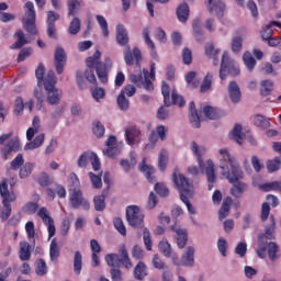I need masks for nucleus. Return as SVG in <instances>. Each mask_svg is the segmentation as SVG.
I'll return each instance as SVG.
<instances>
[{
	"label": "nucleus",
	"instance_id": "obj_49",
	"mask_svg": "<svg viewBox=\"0 0 281 281\" xmlns=\"http://www.w3.org/2000/svg\"><path fill=\"white\" fill-rule=\"evenodd\" d=\"M47 263L43 259H37L35 262L36 276H47Z\"/></svg>",
	"mask_w": 281,
	"mask_h": 281
},
{
	"label": "nucleus",
	"instance_id": "obj_48",
	"mask_svg": "<svg viewBox=\"0 0 281 281\" xmlns=\"http://www.w3.org/2000/svg\"><path fill=\"white\" fill-rule=\"evenodd\" d=\"M268 172H278L281 167L280 157H274L266 162Z\"/></svg>",
	"mask_w": 281,
	"mask_h": 281
},
{
	"label": "nucleus",
	"instance_id": "obj_46",
	"mask_svg": "<svg viewBox=\"0 0 281 281\" xmlns=\"http://www.w3.org/2000/svg\"><path fill=\"white\" fill-rule=\"evenodd\" d=\"M214 78V75L212 72H207L206 76L203 79V82L200 87V93H205L212 89V79Z\"/></svg>",
	"mask_w": 281,
	"mask_h": 281
},
{
	"label": "nucleus",
	"instance_id": "obj_45",
	"mask_svg": "<svg viewBox=\"0 0 281 281\" xmlns=\"http://www.w3.org/2000/svg\"><path fill=\"white\" fill-rule=\"evenodd\" d=\"M35 76L37 78V87L41 89V87H45V66L43 64H40L37 69L35 70Z\"/></svg>",
	"mask_w": 281,
	"mask_h": 281
},
{
	"label": "nucleus",
	"instance_id": "obj_6",
	"mask_svg": "<svg viewBox=\"0 0 281 281\" xmlns=\"http://www.w3.org/2000/svg\"><path fill=\"white\" fill-rule=\"evenodd\" d=\"M0 196L2 199V209L0 211V218L2 223H5L8 218L12 215V204L13 201H16V194L14 192H10L8 189V181L3 180L0 183Z\"/></svg>",
	"mask_w": 281,
	"mask_h": 281
},
{
	"label": "nucleus",
	"instance_id": "obj_18",
	"mask_svg": "<svg viewBox=\"0 0 281 281\" xmlns=\"http://www.w3.org/2000/svg\"><path fill=\"white\" fill-rule=\"evenodd\" d=\"M228 95L233 104H239L243 100V93L240 92V87L236 81H231L228 83Z\"/></svg>",
	"mask_w": 281,
	"mask_h": 281
},
{
	"label": "nucleus",
	"instance_id": "obj_53",
	"mask_svg": "<svg viewBox=\"0 0 281 281\" xmlns=\"http://www.w3.org/2000/svg\"><path fill=\"white\" fill-rule=\"evenodd\" d=\"M153 266L155 269H159L160 271H170V268H168V265H166V262L159 258V255H154Z\"/></svg>",
	"mask_w": 281,
	"mask_h": 281
},
{
	"label": "nucleus",
	"instance_id": "obj_16",
	"mask_svg": "<svg viewBox=\"0 0 281 281\" xmlns=\"http://www.w3.org/2000/svg\"><path fill=\"white\" fill-rule=\"evenodd\" d=\"M37 216L42 218L43 223L48 226V240H52L56 236V225H54V218L49 216L47 207L43 206L37 212Z\"/></svg>",
	"mask_w": 281,
	"mask_h": 281
},
{
	"label": "nucleus",
	"instance_id": "obj_1",
	"mask_svg": "<svg viewBox=\"0 0 281 281\" xmlns=\"http://www.w3.org/2000/svg\"><path fill=\"white\" fill-rule=\"evenodd\" d=\"M100 56H102V53L95 50L93 56L86 59V65L88 67L85 71L86 80L90 82V85H94V87H98V79L95 78L93 70L95 69L100 83L106 85V82H109V69L113 67V61H111V58L109 57L105 58L104 63L98 61L100 60Z\"/></svg>",
	"mask_w": 281,
	"mask_h": 281
},
{
	"label": "nucleus",
	"instance_id": "obj_57",
	"mask_svg": "<svg viewBox=\"0 0 281 281\" xmlns=\"http://www.w3.org/2000/svg\"><path fill=\"white\" fill-rule=\"evenodd\" d=\"M32 170H34V164L26 162L20 168V179H25L30 177L32 175Z\"/></svg>",
	"mask_w": 281,
	"mask_h": 281
},
{
	"label": "nucleus",
	"instance_id": "obj_20",
	"mask_svg": "<svg viewBox=\"0 0 281 281\" xmlns=\"http://www.w3.org/2000/svg\"><path fill=\"white\" fill-rule=\"evenodd\" d=\"M232 183L231 188V194L235 199H240L245 192L248 190L247 183L243 182L241 180H235L234 182H228Z\"/></svg>",
	"mask_w": 281,
	"mask_h": 281
},
{
	"label": "nucleus",
	"instance_id": "obj_28",
	"mask_svg": "<svg viewBox=\"0 0 281 281\" xmlns=\"http://www.w3.org/2000/svg\"><path fill=\"white\" fill-rule=\"evenodd\" d=\"M36 133H41V119L38 116H34L33 126L26 131V139L32 142Z\"/></svg>",
	"mask_w": 281,
	"mask_h": 281
},
{
	"label": "nucleus",
	"instance_id": "obj_62",
	"mask_svg": "<svg viewBox=\"0 0 281 281\" xmlns=\"http://www.w3.org/2000/svg\"><path fill=\"white\" fill-rule=\"evenodd\" d=\"M22 211L24 212V214H36V212H38V203L36 202H27Z\"/></svg>",
	"mask_w": 281,
	"mask_h": 281
},
{
	"label": "nucleus",
	"instance_id": "obj_38",
	"mask_svg": "<svg viewBox=\"0 0 281 281\" xmlns=\"http://www.w3.org/2000/svg\"><path fill=\"white\" fill-rule=\"evenodd\" d=\"M78 191H80V179H78V176L76 173H70L68 180V192Z\"/></svg>",
	"mask_w": 281,
	"mask_h": 281
},
{
	"label": "nucleus",
	"instance_id": "obj_63",
	"mask_svg": "<svg viewBox=\"0 0 281 281\" xmlns=\"http://www.w3.org/2000/svg\"><path fill=\"white\" fill-rule=\"evenodd\" d=\"M193 36L198 43H203L205 41V35L203 34V30L199 24H193Z\"/></svg>",
	"mask_w": 281,
	"mask_h": 281
},
{
	"label": "nucleus",
	"instance_id": "obj_35",
	"mask_svg": "<svg viewBox=\"0 0 281 281\" xmlns=\"http://www.w3.org/2000/svg\"><path fill=\"white\" fill-rule=\"evenodd\" d=\"M43 142H45V134H38L33 142H30L24 146V150L41 148V146H43Z\"/></svg>",
	"mask_w": 281,
	"mask_h": 281
},
{
	"label": "nucleus",
	"instance_id": "obj_56",
	"mask_svg": "<svg viewBox=\"0 0 281 281\" xmlns=\"http://www.w3.org/2000/svg\"><path fill=\"white\" fill-rule=\"evenodd\" d=\"M166 166H168V153L162 149L158 156V168L160 172H164V170H166Z\"/></svg>",
	"mask_w": 281,
	"mask_h": 281
},
{
	"label": "nucleus",
	"instance_id": "obj_5",
	"mask_svg": "<svg viewBox=\"0 0 281 281\" xmlns=\"http://www.w3.org/2000/svg\"><path fill=\"white\" fill-rule=\"evenodd\" d=\"M191 150L198 157L199 168L202 172H205L207 181L210 183H216V171L214 170V161L209 159L206 161V167H205V162H203V158H201L203 157V155H205V148L199 147V144H196V142H192Z\"/></svg>",
	"mask_w": 281,
	"mask_h": 281
},
{
	"label": "nucleus",
	"instance_id": "obj_26",
	"mask_svg": "<svg viewBox=\"0 0 281 281\" xmlns=\"http://www.w3.org/2000/svg\"><path fill=\"white\" fill-rule=\"evenodd\" d=\"M120 166L124 172H131V170L137 166V157L134 153H131L130 159L125 158L120 160Z\"/></svg>",
	"mask_w": 281,
	"mask_h": 281
},
{
	"label": "nucleus",
	"instance_id": "obj_8",
	"mask_svg": "<svg viewBox=\"0 0 281 281\" xmlns=\"http://www.w3.org/2000/svg\"><path fill=\"white\" fill-rule=\"evenodd\" d=\"M227 76H231L232 78L240 76V67H238L236 60L229 57V53L224 52L222 55V61L220 66V78L221 80H225Z\"/></svg>",
	"mask_w": 281,
	"mask_h": 281
},
{
	"label": "nucleus",
	"instance_id": "obj_3",
	"mask_svg": "<svg viewBox=\"0 0 281 281\" xmlns=\"http://www.w3.org/2000/svg\"><path fill=\"white\" fill-rule=\"evenodd\" d=\"M172 179L175 186L178 188L182 203L187 205L188 212L190 214H196V209L193 207L189 200L194 196V184H192V182H190V180L183 176V173H179L177 176V172H173Z\"/></svg>",
	"mask_w": 281,
	"mask_h": 281
},
{
	"label": "nucleus",
	"instance_id": "obj_7",
	"mask_svg": "<svg viewBox=\"0 0 281 281\" xmlns=\"http://www.w3.org/2000/svg\"><path fill=\"white\" fill-rule=\"evenodd\" d=\"M267 240H276V217L270 216V224L266 226L265 234H260L257 239V256L265 258L267 255Z\"/></svg>",
	"mask_w": 281,
	"mask_h": 281
},
{
	"label": "nucleus",
	"instance_id": "obj_33",
	"mask_svg": "<svg viewBox=\"0 0 281 281\" xmlns=\"http://www.w3.org/2000/svg\"><path fill=\"white\" fill-rule=\"evenodd\" d=\"M205 54L209 56V58L213 59V65H218V55L221 54V49L215 48L212 44H206Z\"/></svg>",
	"mask_w": 281,
	"mask_h": 281
},
{
	"label": "nucleus",
	"instance_id": "obj_55",
	"mask_svg": "<svg viewBox=\"0 0 281 281\" xmlns=\"http://www.w3.org/2000/svg\"><path fill=\"white\" fill-rule=\"evenodd\" d=\"M92 133L100 139L101 137H104L105 128L103 124L100 121H95L92 126Z\"/></svg>",
	"mask_w": 281,
	"mask_h": 281
},
{
	"label": "nucleus",
	"instance_id": "obj_37",
	"mask_svg": "<svg viewBox=\"0 0 281 281\" xmlns=\"http://www.w3.org/2000/svg\"><path fill=\"white\" fill-rule=\"evenodd\" d=\"M254 124L258 128H269L271 126L270 119L265 116V115H262V114H257L254 117Z\"/></svg>",
	"mask_w": 281,
	"mask_h": 281
},
{
	"label": "nucleus",
	"instance_id": "obj_59",
	"mask_svg": "<svg viewBox=\"0 0 281 281\" xmlns=\"http://www.w3.org/2000/svg\"><path fill=\"white\" fill-rule=\"evenodd\" d=\"M117 104L121 111H128V108L131 106V102L128 99H126V95H124V92H121L117 97Z\"/></svg>",
	"mask_w": 281,
	"mask_h": 281
},
{
	"label": "nucleus",
	"instance_id": "obj_30",
	"mask_svg": "<svg viewBox=\"0 0 281 281\" xmlns=\"http://www.w3.org/2000/svg\"><path fill=\"white\" fill-rule=\"evenodd\" d=\"M49 258L54 263L58 262V258H60V246H58V241L54 238L49 246Z\"/></svg>",
	"mask_w": 281,
	"mask_h": 281
},
{
	"label": "nucleus",
	"instance_id": "obj_22",
	"mask_svg": "<svg viewBox=\"0 0 281 281\" xmlns=\"http://www.w3.org/2000/svg\"><path fill=\"white\" fill-rule=\"evenodd\" d=\"M171 231L177 233V245L179 249L186 248L188 245V232L177 225H172Z\"/></svg>",
	"mask_w": 281,
	"mask_h": 281
},
{
	"label": "nucleus",
	"instance_id": "obj_50",
	"mask_svg": "<svg viewBox=\"0 0 281 281\" xmlns=\"http://www.w3.org/2000/svg\"><path fill=\"white\" fill-rule=\"evenodd\" d=\"M243 60L247 69H249V71H254V68L256 67V58H254V55H251L249 52H246L243 56Z\"/></svg>",
	"mask_w": 281,
	"mask_h": 281
},
{
	"label": "nucleus",
	"instance_id": "obj_29",
	"mask_svg": "<svg viewBox=\"0 0 281 281\" xmlns=\"http://www.w3.org/2000/svg\"><path fill=\"white\" fill-rule=\"evenodd\" d=\"M148 276V268L144 261H139L134 268V278L136 280H144Z\"/></svg>",
	"mask_w": 281,
	"mask_h": 281
},
{
	"label": "nucleus",
	"instance_id": "obj_21",
	"mask_svg": "<svg viewBox=\"0 0 281 281\" xmlns=\"http://www.w3.org/2000/svg\"><path fill=\"white\" fill-rule=\"evenodd\" d=\"M139 135H142V132L137 130V127H127L125 130V139L128 146H135V144H139Z\"/></svg>",
	"mask_w": 281,
	"mask_h": 281
},
{
	"label": "nucleus",
	"instance_id": "obj_58",
	"mask_svg": "<svg viewBox=\"0 0 281 281\" xmlns=\"http://www.w3.org/2000/svg\"><path fill=\"white\" fill-rule=\"evenodd\" d=\"M196 78V72L195 71H190L186 76V81L191 87V89H198L199 88V80Z\"/></svg>",
	"mask_w": 281,
	"mask_h": 281
},
{
	"label": "nucleus",
	"instance_id": "obj_41",
	"mask_svg": "<svg viewBox=\"0 0 281 281\" xmlns=\"http://www.w3.org/2000/svg\"><path fill=\"white\" fill-rule=\"evenodd\" d=\"M213 7L210 8V12L212 10H215L217 19H223V15L225 13V3L223 0H213Z\"/></svg>",
	"mask_w": 281,
	"mask_h": 281
},
{
	"label": "nucleus",
	"instance_id": "obj_51",
	"mask_svg": "<svg viewBox=\"0 0 281 281\" xmlns=\"http://www.w3.org/2000/svg\"><path fill=\"white\" fill-rule=\"evenodd\" d=\"M138 168H139L140 172H144V175H146V178L148 179V181L150 183H153L154 179L151 178V175H155V168L146 165L145 161H143Z\"/></svg>",
	"mask_w": 281,
	"mask_h": 281
},
{
	"label": "nucleus",
	"instance_id": "obj_60",
	"mask_svg": "<svg viewBox=\"0 0 281 281\" xmlns=\"http://www.w3.org/2000/svg\"><path fill=\"white\" fill-rule=\"evenodd\" d=\"M85 78L87 79V76L85 75V72H82V70H77L76 80L79 89L81 90L87 89V80Z\"/></svg>",
	"mask_w": 281,
	"mask_h": 281
},
{
	"label": "nucleus",
	"instance_id": "obj_10",
	"mask_svg": "<svg viewBox=\"0 0 281 281\" xmlns=\"http://www.w3.org/2000/svg\"><path fill=\"white\" fill-rule=\"evenodd\" d=\"M24 8L25 13L22 19L23 27L27 34L36 36V34H38V30L36 29V11L34 10V3L32 1H27L24 4Z\"/></svg>",
	"mask_w": 281,
	"mask_h": 281
},
{
	"label": "nucleus",
	"instance_id": "obj_4",
	"mask_svg": "<svg viewBox=\"0 0 281 281\" xmlns=\"http://www.w3.org/2000/svg\"><path fill=\"white\" fill-rule=\"evenodd\" d=\"M44 89L46 91V102L50 106H58L63 99V90L56 88V74L54 70H48L44 79Z\"/></svg>",
	"mask_w": 281,
	"mask_h": 281
},
{
	"label": "nucleus",
	"instance_id": "obj_52",
	"mask_svg": "<svg viewBox=\"0 0 281 281\" xmlns=\"http://www.w3.org/2000/svg\"><path fill=\"white\" fill-rule=\"evenodd\" d=\"M159 252L166 256V258L172 257V247L168 241H160L158 245Z\"/></svg>",
	"mask_w": 281,
	"mask_h": 281
},
{
	"label": "nucleus",
	"instance_id": "obj_43",
	"mask_svg": "<svg viewBox=\"0 0 281 281\" xmlns=\"http://www.w3.org/2000/svg\"><path fill=\"white\" fill-rule=\"evenodd\" d=\"M218 154L222 161H224L225 164H229V166L237 161L236 158L229 153V149L227 148L220 149Z\"/></svg>",
	"mask_w": 281,
	"mask_h": 281
},
{
	"label": "nucleus",
	"instance_id": "obj_25",
	"mask_svg": "<svg viewBox=\"0 0 281 281\" xmlns=\"http://www.w3.org/2000/svg\"><path fill=\"white\" fill-rule=\"evenodd\" d=\"M106 194H109V187H108V189L102 191L101 195H95L93 198L95 212H104V210L106 207V202H105Z\"/></svg>",
	"mask_w": 281,
	"mask_h": 281
},
{
	"label": "nucleus",
	"instance_id": "obj_13",
	"mask_svg": "<svg viewBox=\"0 0 281 281\" xmlns=\"http://www.w3.org/2000/svg\"><path fill=\"white\" fill-rule=\"evenodd\" d=\"M231 171L227 170V168L223 165L220 166L222 177H226L228 182H235L240 181L245 177V172H243V169H240V165H238V161L236 160L232 165H229Z\"/></svg>",
	"mask_w": 281,
	"mask_h": 281
},
{
	"label": "nucleus",
	"instance_id": "obj_47",
	"mask_svg": "<svg viewBox=\"0 0 281 281\" xmlns=\"http://www.w3.org/2000/svg\"><path fill=\"white\" fill-rule=\"evenodd\" d=\"M161 93L164 95L165 106H172V101H170V86L166 81H162Z\"/></svg>",
	"mask_w": 281,
	"mask_h": 281
},
{
	"label": "nucleus",
	"instance_id": "obj_61",
	"mask_svg": "<svg viewBox=\"0 0 281 281\" xmlns=\"http://www.w3.org/2000/svg\"><path fill=\"white\" fill-rule=\"evenodd\" d=\"M25 164V159H23V155L19 154L10 165V170H19Z\"/></svg>",
	"mask_w": 281,
	"mask_h": 281
},
{
	"label": "nucleus",
	"instance_id": "obj_23",
	"mask_svg": "<svg viewBox=\"0 0 281 281\" xmlns=\"http://www.w3.org/2000/svg\"><path fill=\"white\" fill-rule=\"evenodd\" d=\"M128 31L124 25L119 24L116 26V43L121 45V47H128Z\"/></svg>",
	"mask_w": 281,
	"mask_h": 281
},
{
	"label": "nucleus",
	"instance_id": "obj_34",
	"mask_svg": "<svg viewBox=\"0 0 281 281\" xmlns=\"http://www.w3.org/2000/svg\"><path fill=\"white\" fill-rule=\"evenodd\" d=\"M19 254H20V260H22L23 262L30 260V258H32V252L30 251V243L21 241Z\"/></svg>",
	"mask_w": 281,
	"mask_h": 281
},
{
	"label": "nucleus",
	"instance_id": "obj_32",
	"mask_svg": "<svg viewBox=\"0 0 281 281\" xmlns=\"http://www.w3.org/2000/svg\"><path fill=\"white\" fill-rule=\"evenodd\" d=\"M267 249H268V257L272 262H276L278 258H280V255H278V251H280V246L276 244L274 241H267Z\"/></svg>",
	"mask_w": 281,
	"mask_h": 281
},
{
	"label": "nucleus",
	"instance_id": "obj_31",
	"mask_svg": "<svg viewBox=\"0 0 281 281\" xmlns=\"http://www.w3.org/2000/svg\"><path fill=\"white\" fill-rule=\"evenodd\" d=\"M231 139L239 145L243 144V139H245V134H243V125L235 124L232 130Z\"/></svg>",
	"mask_w": 281,
	"mask_h": 281
},
{
	"label": "nucleus",
	"instance_id": "obj_27",
	"mask_svg": "<svg viewBox=\"0 0 281 281\" xmlns=\"http://www.w3.org/2000/svg\"><path fill=\"white\" fill-rule=\"evenodd\" d=\"M177 18L180 21V23H186L190 16V7H188V3L183 2L181 3L176 11Z\"/></svg>",
	"mask_w": 281,
	"mask_h": 281
},
{
	"label": "nucleus",
	"instance_id": "obj_12",
	"mask_svg": "<svg viewBox=\"0 0 281 281\" xmlns=\"http://www.w3.org/2000/svg\"><path fill=\"white\" fill-rule=\"evenodd\" d=\"M69 193V205L71 210H78L82 207V210L89 211L91 210V204L89 200L85 198L82 190L79 191H71Z\"/></svg>",
	"mask_w": 281,
	"mask_h": 281
},
{
	"label": "nucleus",
	"instance_id": "obj_2",
	"mask_svg": "<svg viewBox=\"0 0 281 281\" xmlns=\"http://www.w3.org/2000/svg\"><path fill=\"white\" fill-rule=\"evenodd\" d=\"M105 262L108 267H111L110 276L112 281H124L122 270L120 269L121 265H123L125 269H133V261H131V257H128V250L125 245L121 246L119 255H105Z\"/></svg>",
	"mask_w": 281,
	"mask_h": 281
},
{
	"label": "nucleus",
	"instance_id": "obj_36",
	"mask_svg": "<svg viewBox=\"0 0 281 281\" xmlns=\"http://www.w3.org/2000/svg\"><path fill=\"white\" fill-rule=\"evenodd\" d=\"M43 142H45V134H38L33 142H30L24 146V150L41 148V146H43Z\"/></svg>",
	"mask_w": 281,
	"mask_h": 281
},
{
	"label": "nucleus",
	"instance_id": "obj_17",
	"mask_svg": "<svg viewBox=\"0 0 281 281\" xmlns=\"http://www.w3.org/2000/svg\"><path fill=\"white\" fill-rule=\"evenodd\" d=\"M54 60L56 71L58 76H60L65 71V65H67V53L65 52V48L57 47L55 49Z\"/></svg>",
	"mask_w": 281,
	"mask_h": 281
},
{
	"label": "nucleus",
	"instance_id": "obj_39",
	"mask_svg": "<svg viewBox=\"0 0 281 281\" xmlns=\"http://www.w3.org/2000/svg\"><path fill=\"white\" fill-rule=\"evenodd\" d=\"M15 36L18 41L12 44L11 49H21L24 45H27V38L25 37V33L23 31L19 30L15 32Z\"/></svg>",
	"mask_w": 281,
	"mask_h": 281
},
{
	"label": "nucleus",
	"instance_id": "obj_24",
	"mask_svg": "<svg viewBox=\"0 0 281 281\" xmlns=\"http://www.w3.org/2000/svg\"><path fill=\"white\" fill-rule=\"evenodd\" d=\"M180 265H182V267H194V247H187L182 254Z\"/></svg>",
	"mask_w": 281,
	"mask_h": 281
},
{
	"label": "nucleus",
	"instance_id": "obj_64",
	"mask_svg": "<svg viewBox=\"0 0 281 281\" xmlns=\"http://www.w3.org/2000/svg\"><path fill=\"white\" fill-rule=\"evenodd\" d=\"M243 49V37L236 36L232 40V52L238 54Z\"/></svg>",
	"mask_w": 281,
	"mask_h": 281
},
{
	"label": "nucleus",
	"instance_id": "obj_44",
	"mask_svg": "<svg viewBox=\"0 0 281 281\" xmlns=\"http://www.w3.org/2000/svg\"><path fill=\"white\" fill-rule=\"evenodd\" d=\"M81 271H82V254L77 250L74 257V272L76 273V276H80Z\"/></svg>",
	"mask_w": 281,
	"mask_h": 281
},
{
	"label": "nucleus",
	"instance_id": "obj_42",
	"mask_svg": "<svg viewBox=\"0 0 281 281\" xmlns=\"http://www.w3.org/2000/svg\"><path fill=\"white\" fill-rule=\"evenodd\" d=\"M260 87V94L263 98H267V95H271V92L273 91V81L263 80L261 81Z\"/></svg>",
	"mask_w": 281,
	"mask_h": 281
},
{
	"label": "nucleus",
	"instance_id": "obj_54",
	"mask_svg": "<svg viewBox=\"0 0 281 281\" xmlns=\"http://www.w3.org/2000/svg\"><path fill=\"white\" fill-rule=\"evenodd\" d=\"M80 19L78 18H74V20L70 22V25L68 27V34H70L71 36H76V34H78L80 32Z\"/></svg>",
	"mask_w": 281,
	"mask_h": 281
},
{
	"label": "nucleus",
	"instance_id": "obj_14",
	"mask_svg": "<svg viewBox=\"0 0 281 281\" xmlns=\"http://www.w3.org/2000/svg\"><path fill=\"white\" fill-rule=\"evenodd\" d=\"M89 161L91 162L93 171L98 172V170H100V158L93 151H85L82 155H80L78 159V167L87 168Z\"/></svg>",
	"mask_w": 281,
	"mask_h": 281
},
{
	"label": "nucleus",
	"instance_id": "obj_15",
	"mask_svg": "<svg viewBox=\"0 0 281 281\" xmlns=\"http://www.w3.org/2000/svg\"><path fill=\"white\" fill-rule=\"evenodd\" d=\"M56 21H60V14L56 11H47L46 34L48 38H53L54 41L58 38Z\"/></svg>",
	"mask_w": 281,
	"mask_h": 281
},
{
	"label": "nucleus",
	"instance_id": "obj_19",
	"mask_svg": "<svg viewBox=\"0 0 281 281\" xmlns=\"http://www.w3.org/2000/svg\"><path fill=\"white\" fill-rule=\"evenodd\" d=\"M136 60V64L138 65V63L142 60V50H139V48H134L133 52L131 50V46H127L126 49L124 50V60L126 63V65L131 66L134 65V58Z\"/></svg>",
	"mask_w": 281,
	"mask_h": 281
},
{
	"label": "nucleus",
	"instance_id": "obj_40",
	"mask_svg": "<svg viewBox=\"0 0 281 281\" xmlns=\"http://www.w3.org/2000/svg\"><path fill=\"white\" fill-rule=\"evenodd\" d=\"M34 98L37 100L36 106L38 109V111H42L43 113H45V111H47L45 109V94H43L42 90H38V88L34 89Z\"/></svg>",
	"mask_w": 281,
	"mask_h": 281
},
{
	"label": "nucleus",
	"instance_id": "obj_9",
	"mask_svg": "<svg viewBox=\"0 0 281 281\" xmlns=\"http://www.w3.org/2000/svg\"><path fill=\"white\" fill-rule=\"evenodd\" d=\"M11 137H12V133L3 134L2 136H0V145L3 146L0 153L4 161H8V159H10L12 155L21 150V142L19 140V138L10 139ZM8 139L10 140L8 142Z\"/></svg>",
	"mask_w": 281,
	"mask_h": 281
},
{
	"label": "nucleus",
	"instance_id": "obj_11",
	"mask_svg": "<svg viewBox=\"0 0 281 281\" xmlns=\"http://www.w3.org/2000/svg\"><path fill=\"white\" fill-rule=\"evenodd\" d=\"M126 221L131 227H144V213L137 205H130L126 207Z\"/></svg>",
	"mask_w": 281,
	"mask_h": 281
}]
</instances>
